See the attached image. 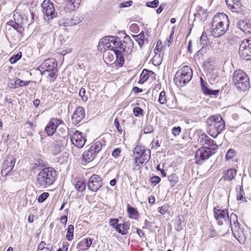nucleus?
<instances>
[{
    "label": "nucleus",
    "mask_w": 251,
    "mask_h": 251,
    "mask_svg": "<svg viewBox=\"0 0 251 251\" xmlns=\"http://www.w3.org/2000/svg\"><path fill=\"white\" fill-rule=\"evenodd\" d=\"M103 185L101 178L98 175L94 174L89 178L87 186L89 190L96 192Z\"/></svg>",
    "instance_id": "13"
},
{
    "label": "nucleus",
    "mask_w": 251,
    "mask_h": 251,
    "mask_svg": "<svg viewBox=\"0 0 251 251\" xmlns=\"http://www.w3.org/2000/svg\"><path fill=\"white\" fill-rule=\"evenodd\" d=\"M92 242V239H83L78 243L76 248L78 251H86L91 247Z\"/></svg>",
    "instance_id": "24"
},
{
    "label": "nucleus",
    "mask_w": 251,
    "mask_h": 251,
    "mask_svg": "<svg viewBox=\"0 0 251 251\" xmlns=\"http://www.w3.org/2000/svg\"><path fill=\"white\" fill-rule=\"evenodd\" d=\"M121 152V149L116 148L112 152V155L114 157H117L120 156Z\"/></svg>",
    "instance_id": "60"
},
{
    "label": "nucleus",
    "mask_w": 251,
    "mask_h": 251,
    "mask_svg": "<svg viewBox=\"0 0 251 251\" xmlns=\"http://www.w3.org/2000/svg\"><path fill=\"white\" fill-rule=\"evenodd\" d=\"M213 215L217 224L219 226L223 225L227 222L228 212L226 208L223 209L219 205L215 206L213 208Z\"/></svg>",
    "instance_id": "8"
},
{
    "label": "nucleus",
    "mask_w": 251,
    "mask_h": 251,
    "mask_svg": "<svg viewBox=\"0 0 251 251\" xmlns=\"http://www.w3.org/2000/svg\"><path fill=\"white\" fill-rule=\"evenodd\" d=\"M232 81L236 88L240 91H245L250 87L249 77L241 70H237L234 72Z\"/></svg>",
    "instance_id": "5"
},
{
    "label": "nucleus",
    "mask_w": 251,
    "mask_h": 251,
    "mask_svg": "<svg viewBox=\"0 0 251 251\" xmlns=\"http://www.w3.org/2000/svg\"><path fill=\"white\" fill-rule=\"evenodd\" d=\"M200 43L203 45V47L207 46L209 45V40L208 38L207 33L206 32L203 31L201 35L200 39Z\"/></svg>",
    "instance_id": "40"
},
{
    "label": "nucleus",
    "mask_w": 251,
    "mask_h": 251,
    "mask_svg": "<svg viewBox=\"0 0 251 251\" xmlns=\"http://www.w3.org/2000/svg\"><path fill=\"white\" fill-rule=\"evenodd\" d=\"M119 219L117 218L110 219L109 221V225L115 229L117 225H119L118 224Z\"/></svg>",
    "instance_id": "54"
},
{
    "label": "nucleus",
    "mask_w": 251,
    "mask_h": 251,
    "mask_svg": "<svg viewBox=\"0 0 251 251\" xmlns=\"http://www.w3.org/2000/svg\"><path fill=\"white\" fill-rule=\"evenodd\" d=\"M227 222H229L234 237L240 243H244L245 241V237L239 227L237 216L236 214L232 213L230 216L228 215Z\"/></svg>",
    "instance_id": "6"
},
{
    "label": "nucleus",
    "mask_w": 251,
    "mask_h": 251,
    "mask_svg": "<svg viewBox=\"0 0 251 251\" xmlns=\"http://www.w3.org/2000/svg\"><path fill=\"white\" fill-rule=\"evenodd\" d=\"M183 220V216L179 215L177 217V222L175 225V228L177 231H180L182 229Z\"/></svg>",
    "instance_id": "42"
},
{
    "label": "nucleus",
    "mask_w": 251,
    "mask_h": 251,
    "mask_svg": "<svg viewBox=\"0 0 251 251\" xmlns=\"http://www.w3.org/2000/svg\"><path fill=\"white\" fill-rule=\"evenodd\" d=\"M7 24L12 27L18 33L22 35L23 34L25 29L23 26L20 24L16 22L15 21L11 20L7 22Z\"/></svg>",
    "instance_id": "29"
},
{
    "label": "nucleus",
    "mask_w": 251,
    "mask_h": 251,
    "mask_svg": "<svg viewBox=\"0 0 251 251\" xmlns=\"http://www.w3.org/2000/svg\"><path fill=\"white\" fill-rule=\"evenodd\" d=\"M63 145L58 144L57 143L52 141L50 143V148L52 152L54 154H58L61 151V147Z\"/></svg>",
    "instance_id": "32"
},
{
    "label": "nucleus",
    "mask_w": 251,
    "mask_h": 251,
    "mask_svg": "<svg viewBox=\"0 0 251 251\" xmlns=\"http://www.w3.org/2000/svg\"><path fill=\"white\" fill-rule=\"evenodd\" d=\"M168 178L172 186H175L178 181V177L175 174L170 176Z\"/></svg>",
    "instance_id": "46"
},
{
    "label": "nucleus",
    "mask_w": 251,
    "mask_h": 251,
    "mask_svg": "<svg viewBox=\"0 0 251 251\" xmlns=\"http://www.w3.org/2000/svg\"><path fill=\"white\" fill-rule=\"evenodd\" d=\"M160 143H159V140H153L152 143H151V148H157L158 147H160Z\"/></svg>",
    "instance_id": "62"
},
{
    "label": "nucleus",
    "mask_w": 251,
    "mask_h": 251,
    "mask_svg": "<svg viewBox=\"0 0 251 251\" xmlns=\"http://www.w3.org/2000/svg\"><path fill=\"white\" fill-rule=\"evenodd\" d=\"M52 139V141L62 145H63V144L67 141V137L65 132H62L61 134L58 132L56 133Z\"/></svg>",
    "instance_id": "26"
},
{
    "label": "nucleus",
    "mask_w": 251,
    "mask_h": 251,
    "mask_svg": "<svg viewBox=\"0 0 251 251\" xmlns=\"http://www.w3.org/2000/svg\"><path fill=\"white\" fill-rule=\"evenodd\" d=\"M22 56V53L21 52H19L17 54H15L11 56L9 61L11 64H14L16 63L19 60H20Z\"/></svg>",
    "instance_id": "45"
},
{
    "label": "nucleus",
    "mask_w": 251,
    "mask_h": 251,
    "mask_svg": "<svg viewBox=\"0 0 251 251\" xmlns=\"http://www.w3.org/2000/svg\"><path fill=\"white\" fill-rule=\"evenodd\" d=\"M228 28L212 24L211 33L215 37H219L223 35Z\"/></svg>",
    "instance_id": "21"
},
{
    "label": "nucleus",
    "mask_w": 251,
    "mask_h": 251,
    "mask_svg": "<svg viewBox=\"0 0 251 251\" xmlns=\"http://www.w3.org/2000/svg\"><path fill=\"white\" fill-rule=\"evenodd\" d=\"M15 163V159L12 156H8L4 160L1 171L2 176H7L13 169Z\"/></svg>",
    "instance_id": "14"
},
{
    "label": "nucleus",
    "mask_w": 251,
    "mask_h": 251,
    "mask_svg": "<svg viewBox=\"0 0 251 251\" xmlns=\"http://www.w3.org/2000/svg\"><path fill=\"white\" fill-rule=\"evenodd\" d=\"M175 101L170 102V98H168L166 92L165 91H162L160 92L158 101L161 105H166L168 108L173 109L175 108L176 106V100L175 98L173 97Z\"/></svg>",
    "instance_id": "17"
},
{
    "label": "nucleus",
    "mask_w": 251,
    "mask_h": 251,
    "mask_svg": "<svg viewBox=\"0 0 251 251\" xmlns=\"http://www.w3.org/2000/svg\"><path fill=\"white\" fill-rule=\"evenodd\" d=\"M239 53L241 57L246 60H251V38L244 39L241 43Z\"/></svg>",
    "instance_id": "9"
},
{
    "label": "nucleus",
    "mask_w": 251,
    "mask_h": 251,
    "mask_svg": "<svg viewBox=\"0 0 251 251\" xmlns=\"http://www.w3.org/2000/svg\"><path fill=\"white\" fill-rule=\"evenodd\" d=\"M150 181L151 183L155 186L161 181V178L157 176H154L151 178Z\"/></svg>",
    "instance_id": "53"
},
{
    "label": "nucleus",
    "mask_w": 251,
    "mask_h": 251,
    "mask_svg": "<svg viewBox=\"0 0 251 251\" xmlns=\"http://www.w3.org/2000/svg\"><path fill=\"white\" fill-rule=\"evenodd\" d=\"M243 191L242 190H240L239 192L238 193L237 195V199L238 201H243L245 200V198L243 196Z\"/></svg>",
    "instance_id": "63"
},
{
    "label": "nucleus",
    "mask_w": 251,
    "mask_h": 251,
    "mask_svg": "<svg viewBox=\"0 0 251 251\" xmlns=\"http://www.w3.org/2000/svg\"><path fill=\"white\" fill-rule=\"evenodd\" d=\"M85 116L84 108L81 106L76 107L72 117L73 124L76 126L79 124Z\"/></svg>",
    "instance_id": "18"
},
{
    "label": "nucleus",
    "mask_w": 251,
    "mask_h": 251,
    "mask_svg": "<svg viewBox=\"0 0 251 251\" xmlns=\"http://www.w3.org/2000/svg\"><path fill=\"white\" fill-rule=\"evenodd\" d=\"M164 50H165L164 47L156 46V47L155 48V49L154 50V51L155 54H157L159 52H160L161 53H164Z\"/></svg>",
    "instance_id": "59"
},
{
    "label": "nucleus",
    "mask_w": 251,
    "mask_h": 251,
    "mask_svg": "<svg viewBox=\"0 0 251 251\" xmlns=\"http://www.w3.org/2000/svg\"><path fill=\"white\" fill-rule=\"evenodd\" d=\"M68 5L71 10L75 11L77 10L80 4L81 0H68Z\"/></svg>",
    "instance_id": "35"
},
{
    "label": "nucleus",
    "mask_w": 251,
    "mask_h": 251,
    "mask_svg": "<svg viewBox=\"0 0 251 251\" xmlns=\"http://www.w3.org/2000/svg\"><path fill=\"white\" fill-rule=\"evenodd\" d=\"M146 149L142 145H137L135 148V155H147L146 154Z\"/></svg>",
    "instance_id": "37"
},
{
    "label": "nucleus",
    "mask_w": 251,
    "mask_h": 251,
    "mask_svg": "<svg viewBox=\"0 0 251 251\" xmlns=\"http://www.w3.org/2000/svg\"><path fill=\"white\" fill-rule=\"evenodd\" d=\"M150 158V155H135L134 157L133 165L135 169L139 170L142 168L143 165L147 162Z\"/></svg>",
    "instance_id": "20"
},
{
    "label": "nucleus",
    "mask_w": 251,
    "mask_h": 251,
    "mask_svg": "<svg viewBox=\"0 0 251 251\" xmlns=\"http://www.w3.org/2000/svg\"><path fill=\"white\" fill-rule=\"evenodd\" d=\"M95 153H93L90 149L85 150L82 155L83 160L86 163L92 162L96 157Z\"/></svg>",
    "instance_id": "28"
},
{
    "label": "nucleus",
    "mask_w": 251,
    "mask_h": 251,
    "mask_svg": "<svg viewBox=\"0 0 251 251\" xmlns=\"http://www.w3.org/2000/svg\"><path fill=\"white\" fill-rule=\"evenodd\" d=\"M126 212L128 218L130 219L137 220L139 218L140 214L137 208L132 206L129 204H127Z\"/></svg>",
    "instance_id": "23"
},
{
    "label": "nucleus",
    "mask_w": 251,
    "mask_h": 251,
    "mask_svg": "<svg viewBox=\"0 0 251 251\" xmlns=\"http://www.w3.org/2000/svg\"><path fill=\"white\" fill-rule=\"evenodd\" d=\"M216 151L215 149L210 147H200L195 152V163L197 165H201L204 161L214 154Z\"/></svg>",
    "instance_id": "7"
},
{
    "label": "nucleus",
    "mask_w": 251,
    "mask_h": 251,
    "mask_svg": "<svg viewBox=\"0 0 251 251\" xmlns=\"http://www.w3.org/2000/svg\"><path fill=\"white\" fill-rule=\"evenodd\" d=\"M30 82V81L29 80L24 81L19 78H16L15 80L14 83L13 84V86L14 88L24 87L25 86H27Z\"/></svg>",
    "instance_id": "38"
},
{
    "label": "nucleus",
    "mask_w": 251,
    "mask_h": 251,
    "mask_svg": "<svg viewBox=\"0 0 251 251\" xmlns=\"http://www.w3.org/2000/svg\"><path fill=\"white\" fill-rule=\"evenodd\" d=\"M236 156V151L232 149H229L226 153L225 159L229 161L233 160Z\"/></svg>",
    "instance_id": "41"
},
{
    "label": "nucleus",
    "mask_w": 251,
    "mask_h": 251,
    "mask_svg": "<svg viewBox=\"0 0 251 251\" xmlns=\"http://www.w3.org/2000/svg\"><path fill=\"white\" fill-rule=\"evenodd\" d=\"M236 174V171L234 169H231L226 171V179L230 180L232 179Z\"/></svg>",
    "instance_id": "43"
},
{
    "label": "nucleus",
    "mask_w": 251,
    "mask_h": 251,
    "mask_svg": "<svg viewBox=\"0 0 251 251\" xmlns=\"http://www.w3.org/2000/svg\"><path fill=\"white\" fill-rule=\"evenodd\" d=\"M42 7L46 20H50L57 16L54 5L49 0H44L42 4Z\"/></svg>",
    "instance_id": "11"
},
{
    "label": "nucleus",
    "mask_w": 251,
    "mask_h": 251,
    "mask_svg": "<svg viewBox=\"0 0 251 251\" xmlns=\"http://www.w3.org/2000/svg\"><path fill=\"white\" fill-rule=\"evenodd\" d=\"M201 79V88L202 92L205 95L208 96H216L218 95L219 90H210L204 83V81L202 80V78Z\"/></svg>",
    "instance_id": "27"
},
{
    "label": "nucleus",
    "mask_w": 251,
    "mask_h": 251,
    "mask_svg": "<svg viewBox=\"0 0 251 251\" xmlns=\"http://www.w3.org/2000/svg\"><path fill=\"white\" fill-rule=\"evenodd\" d=\"M129 227L130 225L128 222L124 221L123 223L119 224V225H117L115 230L122 235H126L127 234Z\"/></svg>",
    "instance_id": "25"
},
{
    "label": "nucleus",
    "mask_w": 251,
    "mask_h": 251,
    "mask_svg": "<svg viewBox=\"0 0 251 251\" xmlns=\"http://www.w3.org/2000/svg\"><path fill=\"white\" fill-rule=\"evenodd\" d=\"M206 123V131L214 138H216L225 129V121L219 114L209 116Z\"/></svg>",
    "instance_id": "3"
},
{
    "label": "nucleus",
    "mask_w": 251,
    "mask_h": 251,
    "mask_svg": "<svg viewBox=\"0 0 251 251\" xmlns=\"http://www.w3.org/2000/svg\"><path fill=\"white\" fill-rule=\"evenodd\" d=\"M57 176V172L54 168H44L41 169L37 175L35 184L39 188H47L54 183Z\"/></svg>",
    "instance_id": "2"
},
{
    "label": "nucleus",
    "mask_w": 251,
    "mask_h": 251,
    "mask_svg": "<svg viewBox=\"0 0 251 251\" xmlns=\"http://www.w3.org/2000/svg\"><path fill=\"white\" fill-rule=\"evenodd\" d=\"M105 49H109L116 55L115 66L121 68L125 63L124 56L129 55L133 47V42L129 36L125 35L123 41L118 37L106 36L101 40Z\"/></svg>",
    "instance_id": "1"
},
{
    "label": "nucleus",
    "mask_w": 251,
    "mask_h": 251,
    "mask_svg": "<svg viewBox=\"0 0 251 251\" xmlns=\"http://www.w3.org/2000/svg\"><path fill=\"white\" fill-rule=\"evenodd\" d=\"M237 25L246 34H251V21L247 20L239 21Z\"/></svg>",
    "instance_id": "22"
},
{
    "label": "nucleus",
    "mask_w": 251,
    "mask_h": 251,
    "mask_svg": "<svg viewBox=\"0 0 251 251\" xmlns=\"http://www.w3.org/2000/svg\"><path fill=\"white\" fill-rule=\"evenodd\" d=\"M50 196V194L48 192H44L42 194L40 195L38 198L37 201L39 203L43 202Z\"/></svg>",
    "instance_id": "49"
},
{
    "label": "nucleus",
    "mask_w": 251,
    "mask_h": 251,
    "mask_svg": "<svg viewBox=\"0 0 251 251\" xmlns=\"http://www.w3.org/2000/svg\"><path fill=\"white\" fill-rule=\"evenodd\" d=\"M198 141L201 145H207V147L214 148L216 150L218 149V146L216 142L211 139L205 132L199 134Z\"/></svg>",
    "instance_id": "16"
},
{
    "label": "nucleus",
    "mask_w": 251,
    "mask_h": 251,
    "mask_svg": "<svg viewBox=\"0 0 251 251\" xmlns=\"http://www.w3.org/2000/svg\"><path fill=\"white\" fill-rule=\"evenodd\" d=\"M193 76V71L190 67L187 65L183 66L176 72L174 81L178 87H183L188 83Z\"/></svg>",
    "instance_id": "4"
},
{
    "label": "nucleus",
    "mask_w": 251,
    "mask_h": 251,
    "mask_svg": "<svg viewBox=\"0 0 251 251\" xmlns=\"http://www.w3.org/2000/svg\"><path fill=\"white\" fill-rule=\"evenodd\" d=\"M132 4H133V1L131 0H130L128 1H124L122 3H121L120 4L119 6L120 8L128 7L131 6L132 5Z\"/></svg>",
    "instance_id": "55"
},
{
    "label": "nucleus",
    "mask_w": 251,
    "mask_h": 251,
    "mask_svg": "<svg viewBox=\"0 0 251 251\" xmlns=\"http://www.w3.org/2000/svg\"><path fill=\"white\" fill-rule=\"evenodd\" d=\"M76 190L79 192H83L86 188V183L83 180H78L75 185Z\"/></svg>",
    "instance_id": "36"
},
{
    "label": "nucleus",
    "mask_w": 251,
    "mask_h": 251,
    "mask_svg": "<svg viewBox=\"0 0 251 251\" xmlns=\"http://www.w3.org/2000/svg\"><path fill=\"white\" fill-rule=\"evenodd\" d=\"M114 125L117 129L118 132L120 134H121L123 131V129L122 128L120 125L119 120L117 118H116L114 120Z\"/></svg>",
    "instance_id": "56"
},
{
    "label": "nucleus",
    "mask_w": 251,
    "mask_h": 251,
    "mask_svg": "<svg viewBox=\"0 0 251 251\" xmlns=\"http://www.w3.org/2000/svg\"><path fill=\"white\" fill-rule=\"evenodd\" d=\"M70 138L73 145L78 148H82L86 142V137L84 134L78 130L72 131Z\"/></svg>",
    "instance_id": "10"
},
{
    "label": "nucleus",
    "mask_w": 251,
    "mask_h": 251,
    "mask_svg": "<svg viewBox=\"0 0 251 251\" xmlns=\"http://www.w3.org/2000/svg\"><path fill=\"white\" fill-rule=\"evenodd\" d=\"M79 95L81 97V100L83 101H86L88 100V97L86 95V91L84 88H81L79 91Z\"/></svg>",
    "instance_id": "52"
},
{
    "label": "nucleus",
    "mask_w": 251,
    "mask_h": 251,
    "mask_svg": "<svg viewBox=\"0 0 251 251\" xmlns=\"http://www.w3.org/2000/svg\"><path fill=\"white\" fill-rule=\"evenodd\" d=\"M217 235V233L216 231L213 229V228H211L209 229V234L208 235L209 238H213Z\"/></svg>",
    "instance_id": "61"
},
{
    "label": "nucleus",
    "mask_w": 251,
    "mask_h": 251,
    "mask_svg": "<svg viewBox=\"0 0 251 251\" xmlns=\"http://www.w3.org/2000/svg\"><path fill=\"white\" fill-rule=\"evenodd\" d=\"M181 130V128L180 126L174 127L172 129V134L176 136L178 135Z\"/></svg>",
    "instance_id": "58"
},
{
    "label": "nucleus",
    "mask_w": 251,
    "mask_h": 251,
    "mask_svg": "<svg viewBox=\"0 0 251 251\" xmlns=\"http://www.w3.org/2000/svg\"><path fill=\"white\" fill-rule=\"evenodd\" d=\"M79 22V20H75H75L73 18L65 19L60 22V25L65 26H70L75 25Z\"/></svg>",
    "instance_id": "34"
},
{
    "label": "nucleus",
    "mask_w": 251,
    "mask_h": 251,
    "mask_svg": "<svg viewBox=\"0 0 251 251\" xmlns=\"http://www.w3.org/2000/svg\"><path fill=\"white\" fill-rule=\"evenodd\" d=\"M102 145L100 141H96L93 142L89 149L95 155L97 154L101 150Z\"/></svg>",
    "instance_id": "30"
},
{
    "label": "nucleus",
    "mask_w": 251,
    "mask_h": 251,
    "mask_svg": "<svg viewBox=\"0 0 251 251\" xmlns=\"http://www.w3.org/2000/svg\"><path fill=\"white\" fill-rule=\"evenodd\" d=\"M152 74L153 72L152 71H149L147 70L144 69L140 74V79L138 81V83L141 84H143Z\"/></svg>",
    "instance_id": "31"
},
{
    "label": "nucleus",
    "mask_w": 251,
    "mask_h": 251,
    "mask_svg": "<svg viewBox=\"0 0 251 251\" xmlns=\"http://www.w3.org/2000/svg\"><path fill=\"white\" fill-rule=\"evenodd\" d=\"M164 53L160 52L155 54L152 59V63L155 66H158L160 65L163 61Z\"/></svg>",
    "instance_id": "33"
},
{
    "label": "nucleus",
    "mask_w": 251,
    "mask_h": 251,
    "mask_svg": "<svg viewBox=\"0 0 251 251\" xmlns=\"http://www.w3.org/2000/svg\"><path fill=\"white\" fill-rule=\"evenodd\" d=\"M74 226L72 225H70L67 228V232L66 236L68 241H72L74 239Z\"/></svg>",
    "instance_id": "39"
},
{
    "label": "nucleus",
    "mask_w": 251,
    "mask_h": 251,
    "mask_svg": "<svg viewBox=\"0 0 251 251\" xmlns=\"http://www.w3.org/2000/svg\"><path fill=\"white\" fill-rule=\"evenodd\" d=\"M104 57L105 60L109 62L113 61L115 58L114 54L110 51H106L104 54Z\"/></svg>",
    "instance_id": "47"
},
{
    "label": "nucleus",
    "mask_w": 251,
    "mask_h": 251,
    "mask_svg": "<svg viewBox=\"0 0 251 251\" xmlns=\"http://www.w3.org/2000/svg\"><path fill=\"white\" fill-rule=\"evenodd\" d=\"M57 65V61L53 58H48L44 61L39 67L43 70V72L45 71H50L54 70Z\"/></svg>",
    "instance_id": "19"
},
{
    "label": "nucleus",
    "mask_w": 251,
    "mask_h": 251,
    "mask_svg": "<svg viewBox=\"0 0 251 251\" xmlns=\"http://www.w3.org/2000/svg\"><path fill=\"white\" fill-rule=\"evenodd\" d=\"M60 221L61 224L65 226L68 221V216L66 215L61 216L60 218Z\"/></svg>",
    "instance_id": "64"
},
{
    "label": "nucleus",
    "mask_w": 251,
    "mask_h": 251,
    "mask_svg": "<svg viewBox=\"0 0 251 251\" xmlns=\"http://www.w3.org/2000/svg\"><path fill=\"white\" fill-rule=\"evenodd\" d=\"M133 112L135 117L139 116H143L144 115V111L142 109L139 107H135L133 108Z\"/></svg>",
    "instance_id": "50"
},
{
    "label": "nucleus",
    "mask_w": 251,
    "mask_h": 251,
    "mask_svg": "<svg viewBox=\"0 0 251 251\" xmlns=\"http://www.w3.org/2000/svg\"><path fill=\"white\" fill-rule=\"evenodd\" d=\"M49 72V74L48 76V80L50 82H53L57 77V71L54 70Z\"/></svg>",
    "instance_id": "44"
},
{
    "label": "nucleus",
    "mask_w": 251,
    "mask_h": 251,
    "mask_svg": "<svg viewBox=\"0 0 251 251\" xmlns=\"http://www.w3.org/2000/svg\"><path fill=\"white\" fill-rule=\"evenodd\" d=\"M46 245L44 241H41L38 245L37 251H51L49 248L45 247Z\"/></svg>",
    "instance_id": "48"
},
{
    "label": "nucleus",
    "mask_w": 251,
    "mask_h": 251,
    "mask_svg": "<svg viewBox=\"0 0 251 251\" xmlns=\"http://www.w3.org/2000/svg\"><path fill=\"white\" fill-rule=\"evenodd\" d=\"M64 124L63 121L56 118H51L45 128V132L48 136H52L56 132L57 127Z\"/></svg>",
    "instance_id": "12"
},
{
    "label": "nucleus",
    "mask_w": 251,
    "mask_h": 251,
    "mask_svg": "<svg viewBox=\"0 0 251 251\" xmlns=\"http://www.w3.org/2000/svg\"><path fill=\"white\" fill-rule=\"evenodd\" d=\"M159 4L158 0H154L152 1L148 2L147 6L150 7H156Z\"/></svg>",
    "instance_id": "57"
},
{
    "label": "nucleus",
    "mask_w": 251,
    "mask_h": 251,
    "mask_svg": "<svg viewBox=\"0 0 251 251\" xmlns=\"http://www.w3.org/2000/svg\"><path fill=\"white\" fill-rule=\"evenodd\" d=\"M212 24L228 28L229 21L227 16L226 14L219 13L213 17Z\"/></svg>",
    "instance_id": "15"
},
{
    "label": "nucleus",
    "mask_w": 251,
    "mask_h": 251,
    "mask_svg": "<svg viewBox=\"0 0 251 251\" xmlns=\"http://www.w3.org/2000/svg\"><path fill=\"white\" fill-rule=\"evenodd\" d=\"M169 206L168 204H165L163 205H162L160 207H159L158 208V210L160 214H161L162 215H164L167 212V211L169 209Z\"/></svg>",
    "instance_id": "51"
}]
</instances>
